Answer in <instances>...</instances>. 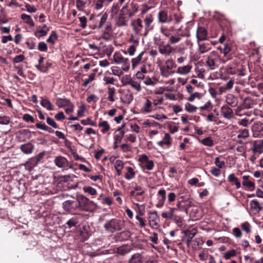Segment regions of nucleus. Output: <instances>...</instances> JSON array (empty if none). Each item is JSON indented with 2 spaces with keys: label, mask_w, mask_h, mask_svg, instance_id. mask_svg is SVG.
Returning a JSON list of instances; mask_svg holds the SVG:
<instances>
[{
  "label": "nucleus",
  "mask_w": 263,
  "mask_h": 263,
  "mask_svg": "<svg viewBox=\"0 0 263 263\" xmlns=\"http://www.w3.org/2000/svg\"><path fill=\"white\" fill-rule=\"evenodd\" d=\"M76 200L79 211H91L97 206L96 204L93 201L90 200L88 198L83 195L78 196Z\"/></svg>",
  "instance_id": "nucleus-1"
},
{
  "label": "nucleus",
  "mask_w": 263,
  "mask_h": 263,
  "mask_svg": "<svg viewBox=\"0 0 263 263\" xmlns=\"http://www.w3.org/2000/svg\"><path fill=\"white\" fill-rule=\"evenodd\" d=\"M125 227L124 220L113 218L107 220L104 224L105 230L109 232L114 233L121 230Z\"/></svg>",
  "instance_id": "nucleus-2"
},
{
  "label": "nucleus",
  "mask_w": 263,
  "mask_h": 263,
  "mask_svg": "<svg viewBox=\"0 0 263 263\" xmlns=\"http://www.w3.org/2000/svg\"><path fill=\"white\" fill-rule=\"evenodd\" d=\"M205 65L210 70L217 68L221 63V58L216 51H213L206 57Z\"/></svg>",
  "instance_id": "nucleus-3"
},
{
  "label": "nucleus",
  "mask_w": 263,
  "mask_h": 263,
  "mask_svg": "<svg viewBox=\"0 0 263 263\" xmlns=\"http://www.w3.org/2000/svg\"><path fill=\"white\" fill-rule=\"evenodd\" d=\"M114 61L116 64H121L122 69L128 71L130 68V62L128 58L123 56L120 51H116L113 55Z\"/></svg>",
  "instance_id": "nucleus-4"
},
{
  "label": "nucleus",
  "mask_w": 263,
  "mask_h": 263,
  "mask_svg": "<svg viewBox=\"0 0 263 263\" xmlns=\"http://www.w3.org/2000/svg\"><path fill=\"white\" fill-rule=\"evenodd\" d=\"M138 4L134 0L130 3H127L122 9V12H124L128 17H131L135 15L138 11Z\"/></svg>",
  "instance_id": "nucleus-5"
},
{
  "label": "nucleus",
  "mask_w": 263,
  "mask_h": 263,
  "mask_svg": "<svg viewBox=\"0 0 263 263\" xmlns=\"http://www.w3.org/2000/svg\"><path fill=\"white\" fill-rule=\"evenodd\" d=\"M154 16L152 14H149L146 15L144 19V28L143 30V35L146 36L148 32L154 29Z\"/></svg>",
  "instance_id": "nucleus-6"
},
{
  "label": "nucleus",
  "mask_w": 263,
  "mask_h": 263,
  "mask_svg": "<svg viewBox=\"0 0 263 263\" xmlns=\"http://www.w3.org/2000/svg\"><path fill=\"white\" fill-rule=\"evenodd\" d=\"M128 16L122 10H120L119 14L116 20V25L119 27L127 26L129 20Z\"/></svg>",
  "instance_id": "nucleus-7"
},
{
  "label": "nucleus",
  "mask_w": 263,
  "mask_h": 263,
  "mask_svg": "<svg viewBox=\"0 0 263 263\" xmlns=\"http://www.w3.org/2000/svg\"><path fill=\"white\" fill-rule=\"evenodd\" d=\"M132 26L135 34L143 35V33H142V32L143 29L144 30V26L141 18H138L133 21L132 23Z\"/></svg>",
  "instance_id": "nucleus-8"
},
{
  "label": "nucleus",
  "mask_w": 263,
  "mask_h": 263,
  "mask_svg": "<svg viewBox=\"0 0 263 263\" xmlns=\"http://www.w3.org/2000/svg\"><path fill=\"white\" fill-rule=\"evenodd\" d=\"M173 47L168 43L167 44H160L158 45L159 53L164 56H169L173 51Z\"/></svg>",
  "instance_id": "nucleus-9"
},
{
  "label": "nucleus",
  "mask_w": 263,
  "mask_h": 263,
  "mask_svg": "<svg viewBox=\"0 0 263 263\" xmlns=\"http://www.w3.org/2000/svg\"><path fill=\"white\" fill-rule=\"evenodd\" d=\"M63 209L67 212H71L73 211L78 210L77 200H68L62 203Z\"/></svg>",
  "instance_id": "nucleus-10"
},
{
  "label": "nucleus",
  "mask_w": 263,
  "mask_h": 263,
  "mask_svg": "<svg viewBox=\"0 0 263 263\" xmlns=\"http://www.w3.org/2000/svg\"><path fill=\"white\" fill-rule=\"evenodd\" d=\"M148 219L150 226L154 229H156L159 226L157 221L159 219V216L156 211L150 212L148 213Z\"/></svg>",
  "instance_id": "nucleus-11"
},
{
  "label": "nucleus",
  "mask_w": 263,
  "mask_h": 263,
  "mask_svg": "<svg viewBox=\"0 0 263 263\" xmlns=\"http://www.w3.org/2000/svg\"><path fill=\"white\" fill-rule=\"evenodd\" d=\"M252 131L254 137L263 136V123L260 122L254 123L252 126Z\"/></svg>",
  "instance_id": "nucleus-12"
},
{
  "label": "nucleus",
  "mask_w": 263,
  "mask_h": 263,
  "mask_svg": "<svg viewBox=\"0 0 263 263\" xmlns=\"http://www.w3.org/2000/svg\"><path fill=\"white\" fill-rule=\"evenodd\" d=\"M221 115L223 118L228 120H231L233 116V109L228 105L221 106L220 109Z\"/></svg>",
  "instance_id": "nucleus-13"
},
{
  "label": "nucleus",
  "mask_w": 263,
  "mask_h": 263,
  "mask_svg": "<svg viewBox=\"0 0 263 263\" xmlns=\"http://www.w3.org/2000/svg\"><path fill=\"white\" fill-rule=\"evenodd\" d=\"M158 19L159 23H168L172 21L171 16H168L166 11L161 10L158 14Z\"/></svg>",
  "instance_id": "nucleus-14"
},
{
  "label": "nucleus",
  "mask_w": 263,
  "mask_h": 263,
  "mask_svg": "<svg viewBox=\"0 0 263 263\" xmlns=\"http://www.w3.org/2000/svg\"><path fill=\"white\" fill-rule=\"evenodd\" d=\"M226 102L231 107L237 106L238 104V98L232 93H228L226 96Z\"/></svg>",
  "instance_id": "nucleus-15"
},
{
  "label": "nucleus",
  "mask_w": 263,
  "mask_h": 263,
  "mask_svg": "<svg viewBox=\"0 0 263 263\" xmlns=\"http://www.w3.org/2000/svg\"><path fill=\"white\" fill-rule=\"evenodd\" d=\"M196 37L197 42H200L206 40L208 37V32L205 28L198 27L196 31Z\"/></svg>",
  "instance_id": "nucleus-16"
},
{
  "label": "nucleus",
  "mask_w": 263,
  "mask_h": 263,
  "mask_svg": "<svg viewBox=\"0 0 263 263\" xmlns=\"http://www.w3.org/2000/svg\"><path fill=\"white\" fill-rule=\"evenodd\" d=\"M252 152L254 154H261L263 152V140H255L253 142Z\"/></svg>",
  "instance_id": "nucleus-17"
},
{
  "label": "nucleus",
  "mask_w": 263,
  "mask_h": 263,
  "mask_svg": "<svg viewBox=\"0 0 263 263\" xmlns=\"http://www.w3.org/2000/svg\"><path fill=\"white\" fill-rule=\"evenodd\" d=\"M54 162L55 165L60 168L66 167L68 165V162L67 159L61 156L55 157Z\"/></svg>",
  "instance_id": "nucleus-18"
},
{
  "label": "nucleus",
  "mask_w": 263,
  "mask_h": 263,
  "mask_svg": "<svg viewBox=\"0 0 263 263\" xmlns=\"http://www.w3.org/2000/svg\"><path fill=\"white\" fill-rule=\"evenodd\" d=\"M198 46V52L200 54L205 53L211 49V44L210 43H200L197 42Z\"/></svg>",
  "instance_id": "nucleus-19"
},
{
  "label": "nucleus",
  "mask_w": 263,
  "mask_h": 263,
  "mask_svg": "<svg viewBox=\"0 0 263 263\" xmlns=\"http://www.w3.org/2000/svg\"><path fill=\"white\" fill-rule=\"evenodd\" d=\"M250 208L255 214H258L262 210V206L257 200H252L250 202Z\"/></svg>",
  "instance_id": "nucleus-20"
},
{
  "label": "nucleus",
  "mask_w": 263,
  "mask_h": 263,
  "mask_svg": "<svg viewBox=\"0 0 263 263\" xmlns=\"http://www.w3.org/2000/svg\"><path fill=\"white\" fill-rule=\"evenodd\" d=\"M152 110V102L148 99H146L145 102L143 103L142 107H141V112L144 114H147L151 112Z\"/></svg>",
  "instance_id": "nucleus-21"
},
{
  "label": "nucleus",
  "mask_w": 263,
  "mask_h": 263,
  "mask_svg": "<svg viewBox=\"0 0 263 263\" xmlns=\"http://www.w3.org/2000/svg\"><path fill=\"white\" fill-rule=\"evenodd\" d=\"M49 31V28H48L46 24H44L43 26H39L37 28V31L35 32L34 34L37 37L44 36L47 35Z\"/></svg>",
  "instance_id": "nucleus-22"
},
{
  "label": "nucleus",
  "mask_w": 263,
  "mask_h": 263,
  "mask_svg": "<svg viewBox=\"0 0 263 263\" xmlns=\"http://www.w3.org/2000/svg\"><path fill=\"white\" fill-rule=\"evenodd\" d=\"M21 150L25 154H31L34 149V146L30 142L22 144L20 146Z\"/></svg>",
  "instance_id": "nucleus-23"
},
{
  "label": "nucleus",
  "mask_w": 263,
  "mask_h": 263,
  "mask_svg": "<svg viewBox=\"0 0 263 263\" xmlns=\"http://www.w3.org/2000/svg\"><path fill=\"white\" fill-rule=\"evenodd\" d=\"M184 35L181 33H177L175 34H171L169 37H168V43L171 45H174L177 44L179 43L182 37H183Z\"/></svg>",
  "instance_id": "nucleus-24"
},
{
  "label": "nucleus",
  "mask_w": 263,
  "mask_h": 263,
  "mask_svg": "<svg viewBox=\"0 0 263 263\" xmlns=\"http://www.w3.org/2000/svg\"><path fill=\"white\" fill-rule=\"evenodd\" d=\"M242 179L243 181L242 184L243 186L249 188L251 190H254L255 189V184L252 181L250 180L249 176H243Z\"/></svg>",
  "instance_id": "nucleus-25"
},
{
  "label": "nucleus",
  "mask_w": 263,
  "mask_h": 263,
  "mask_svg": "<svg viewBox=\"0 0 263 263\" xmlns=\"http://www.w3.org/2000/svg\"><path fill=\"white\" fill-rule=\"evenodd\" d=\"M184 234L187 237L186 245L189 246L191 242L193 241L192 239L196 234V231L195 229L192 230H186L184 231Z\"/></svg>",
  "instance_id": "nucleus-26"
},
{
  "label": "nucleus",
  "mask_w": 263,
  "mask_h": 263,
  "mask_svg": "<svg viewBox=\"0 0 263 263\" xmlns=\"http://www.w3.org/2000/svg\"><path fill=\"white\" fill-rule=\"evenodd\" d=\"M192 68V65L190 64L183 66H180L178 67L176 73L181 75H186L190 72Z\"/></svg>",
  "instance_id": "nucleus-27"
},
{
  "label": "nucleus",
  "mask_w": 263,
  "mask_h": 263,
  "mask_svg": "<svg viewBox=\"0 0 263 263\" xmlns=\"http://www.w3.org/2000/svg\"><path fill=\"white\" fill-rule=\"evenodd\" d=\"M169 211L167 212H162V218L166 219H172L174 217V213L177 211L175 208L169 207Z\"/></svg>",
  "instance_id": "nucleus-28"
},
{
  "label": "nucleus",
  "mask_w": 263,
  "mask_h": 263,
  "mask_svg": "<svg viewBox=\"0 0 263 263\" xmlns=\"http://www.w3.org/2000/svg\"><path fill=\"white\" fill-rule=\"evenodd\" d=\"M79 216L75 215L69 219L66 223L69 228L76 227L79 222Z\"/></svg>",
  "instance_id": "nucleus-29"
},
{
  "label": "nucleus",
  "mask_w": 263,
  "mask_h": 263,
  "mask_svg": "<svg viewBox=\"0 0 263 263\" xmlns=\"http://www.w3.org/2000/svg\"><path fill=\"white\" fill-rule=\"evenodd\" d=\"M71 102L70 101L66 98H57L56 99V105L59 108H62L65 106H67L69 104H70Z\"/></svg>",
  "instance_id": "nucleus-30"
},
{
  "label": "nucleus",
  "mask_w": 263,
  "mask_h": 263,
  "mask_svg": "<svg viewBox=\"0 0 263 263\" xmlns=\"http://www.w3.org/2000/svg\"><path fill=\"white\" fill-rule=\"evenodd\" d=\"M143 261V257L140 253H135L133 254L128 261V263H142Z\"/></svg>",
  "instance_id": "nucleus-31"
},
{
  "label": "nucleus",
  "mask_w": 263,
  "mask_h": 263,
  "mask_svg": "<svg viewBox=\"0 0 263 263\" xmlns=\"http://www.w3.org/2000/svg\"><path fill=\"white\" fill-rule=\"evenodd\" d=\"M145 51H142L137 57L132 60L131 62L133 69H135V68L141 62L143 55Z\"/></svg>",
  "instance_id": "nucleus-32"
},
{
  "label": "nucleus",
  "mask_w": 263,
  "mask_h": 263,
  "mask_svg": "<svg viewBox=\"0 0 263 263\" xmlns=\"http://www.w3.org/2000/svg\"><path fill=\"white\" fill-rule=\"evenodd\" d=\"M98 126L100 127H102L101 132L103 134H105L107 132L110 128V125L106 121H102V119H100V122H99Z\"/></svg>",
  "instance_id": "nucleus-33"
},
{
  "label": "nucleus",
  "mask_w": 263,
  "mask_h": 263,
  "mask_svg": "<svg viewBox=\"0 0 263 263\" xmlns=\"http://www.w3.org/2000/svg\"><path fill=\"white\" fill-rule=\"evenodd\" d=\"M170 139H171L170 135L167 133H165L164 137L162 139V140L159 141L158 142V144L159 146H162V147L164 145H166L168 147H169L171 144V141H170Z\"/></svg>",
  "instance_id": "nucleus-34"
},
{
  "label": "nucleus",
  "mask_w": 263,
  "mask_h": 263,
  "mask_svg": "<svg viewBox=\"0 0 263 263\" xmlns=\"http://www.w3.org/2000/svg\"><path fill=\"white\" fill-rule=\"evenodd\" d=\"M132 250L130 246L124 245L119 247L117 249V253L121 255H124L129 253Z\"/></svg>",
  "instance_id": "nucleus-35"
},
{
  "label": "nucleus",
  "mask_w": 263,
  "mask_h": 263,
  "mask_svg": "<svg viewBox=\"0 0 263 263\" xmlns=\"http://www.w3.org/2000/svg\"><path fill=\"white\" fill-rule=\"evenodd\" d=\"M40 104L48 110H53V105L48 99L42 98Z\"/></svg>",
  "instance_id": "nucleus-36"
},
{
  "label": "nucleus",
  "mask_w": 263,
  "mask_h": 263,
  "mask_svg": "<svg viewBox=\"0 0 263 263\" xmlns=\"http://www.w3.org/2000/svg\"><path fill=\"white\" fill-rule=\"evenodd\" d=\"M228 180L231 183H234L235 184L237 189H239L241 187V184L240 182L238 181V178L235 176L234 174H231L228 176Z\"/></svg>",
  "instance_id": "nucleus-37"
},
{
  "label": "nucleus",
  "mask_w": 263,
  "mask_h": 263,
  "mask_svg": "<svg viewBox=\"0 0 263 263\" xmlns=\"http://www.w3.org/2000/svg\"><path fill=\"white\" fill-rule=\"evenodd\" d=\"M90 236L89 233L86 230L85 228L83 227V231L81 230L80 231V235L79 238L80 240L82 242H84L87 240Z\"/></svg>",
  "instance_id": "nucleus-38"
},
{
  "label": "nucleus",
  "mask_w": 263,
  "mask_h": 263,
  "mask_svg": "<svg viewBox=\"0 0 263 263\" xmlns=\"http://www.w3.org/2000/svg\"><path fill=\"white\" fill-rule=\"evenodd\" d=\"M127 171V173L125 175V178L128 180H131L135 177L136 173L134 171V169L130 166H127L125 167Z\"/></svg>",
  "instance_id": "nucleus-39"
},
{
  "label": "nucleus",
  "mask_w": 263,
  "mask_h": 263,
  "mask_svg": "<svg viewBox=\"0 0 263 263\" xmlns=\"http://www.w3.org/2000/svg\"><path fill=\"white\" fill-rule=\"evenodd\" d=\"M21 18L24 21L26 24H28L31 27L34 26V23L30 15L23 13L21 14Z\"/></svg>",
  "instance_id": "nucleus-40"
},
{
  "label": "nucleus",
  "mask_w": 263,
  "mask_h": 263,
  "mask_svg": "<svg viewBox=\"0 0 263 263\" xmlns=\"http://www.w3.org/2000/svg\"><path fill=\"white\" fill-rule=\"evenodd\" d=\"M129 85H130L137 92H139L141 90L140 82L139 81L133 79Z\"/></svg>",
  "instance_id": "nucleus-41"
},
{
  "label": "nucleus",
  "mask_w": 263,
  "mask_h": 263,
  "mask_svg": "<svg viewBox=\"0 0 263 263\" xmlns=\"http://www.w3.org/2000/svg\"><path fill=\"white\" fill-rule=\"evenodd\" d=\"M133 79L129 74H126L123 76L121 79V82L123 86H127L129 85Z\"/></svg>",
  "instance_id": "nucleus-42"
},
{
  "label": "nucleus",
  "mask_w": 263,
  "mask_h": 263,
  "mask_svg": "<svg viewBox=\"0 0 263 263\" xmlns=\"http://www.w3.org/2000/svg\"><path fill=\"white\" fill-rule=\"evenodd\" d=\"M200 143L204 146L212 147L214 145V141L212 139L211 137H208L207 138L203 139L201 140Z\"/></svg>",
  "instance_id": "nucleus-43"
},
{
  "label": "nucleus",
  "mask_w": 263,
  "mask_h": 263,
  "mask_svg": "<svg viewBox=\"0 0 263 263\" xmlns=\"http://www.w3.org/2000/svg\"><path fill=\"white\" fill-rule=\"evenodd\" d=\"M160 70L161 76L164 78H167L173 73L170 69H166L164 66L160 67Z\"/></svg>",
  "instance_id": "nucleus-44"
},
{
  "label": "nucleus",
  "mask_w": 263,
  "mask_h": 263,
  "mask_svg": "<svg viewBox=\"0 0 263 263\" xmlns=\"http://www.w3.org/2000/svg\"><path fill=\"white\" fill-rule=\"evenodd\" d=\"M203 243V240L200 238H196L192 241V248L194 249L197 250L199 246Z\"/></svg>",
  "instance_id": "nucleus-45"
},
{
  "label": "nucleus",
  "mask_w": 263,
  "mask_h": 263,
  "mask_svg": "<svg viewBox=\"0 0 263 263\" xmlns=\"http://www.w3.org/2000/svg\"><path fill=\"white\" fill-rule=\"evenodd\" d=\"M116 93V89L114 87H108V97L107 99L109 101L111 102H114L115 99L114 98V96Z\"/></svg>",
  "instance_id": "nucleus-46"
},
{
  "label": "nucleus",
  "mask_w": 263,
  "mask_h": 263,
  "mask_svg": "<svg viewBox=\"0 0 263 263\" xmlns=\"http://www.w3.org/2000/svg\"><path fill=\"white\" fill-rule=\"evenodd\" d=\"M249 136V130L247 129H243L239 131V134L237 135V137L238 139H246Z\"/></svg>",
  "instance_id": "nucleus-47"
},
{
  "label": "nucleus",
  "mask_w": 263,
  "mask_h": 263,
  "mask_svg": "<svg viewBox=\"0 0 263 263\" xmlns=\"http://www.w3.org/2000/svg\"><path fill=\"white\" fill-rule=\"evenodd\" d=\"M83 191L85 193H87L90 195H95L97 194V191L95 189L90 186H85L83 188Z\"/></svg>",
  "instance_id": "nucleus-48"
},
{
  "label": "nucleus",
  "mask_w": 263,
  "mask_h": 263,
  "mask_svg": "<svg viewBox=\"0 0 263 263\" xmlns=\"http://www.w3.org/2000/svg\"><path fill=\"white\" fill-rule=\"evenodd\" d=\"M165 67L171 70L176 67L174 61L172 59H168L165 62Z\"/></svg>",
  "instance_id": "nucleus-49"
},
{
  "label": "nucleus",
  "mask_w": 263,
  "mask_h": 263,
  "mask_svg": "<svg viewBox=\"0 0 263 263\" xmlns=\"http://www.w3.org/2000/svg\"><path fill=\"white\" fill-rule=\"evenodd\" d=\"M106 3L107 5V0H96L95 2V9L97 10L101 9L103 7V4Z\"/></svg>",
  "instance_id": "nucleus-50"
},
{
  "label": "nucleus",
  "mask_w": 263,
  "mask_h": 263,
  "mask_svg": "<svg viewBox=\"0 0 263 263\" xmlns=\"http://www.w3.org/2000/svg\"><path fill=\"white\" fill-rule=\"evenodd\" d=\"M58 35L55 31H52L49 36V37L47 40V42L48 43H51L52 44L55 43V40L58 39Z\"/></svg>",
  "instance_id": "nucleus-51"
},
{
  "label": "nucleus",
  "mask_w": 263,
  "mask_h": 263,
  "mask_svg": "<svg viewBox=\"0 0 263 263\" xmlns=\"http://www.w3.org/2000/svg\"><path fill=\"white\" fill-rule=\"evenodd\" d=\"M173 27H171L170 29H168L165 26H162L160 28V32L165 37H169L171 35L170 31L173 30Z\"/></svg>",
  "instance_id": "nucleus-52"
},
{
  "label": "nucleus",
  "mask_w": 263,
  "mask_h": 263,
  "mask_svg": "<svg viewBox=\"0 0 263 263\" xmlns=\"http://www.w3.org/2000/svg\"><path fill=\"white\" fill-rule=\"evenodd\" d=\"M185 109L190 113L195 112L197 107L190 103H186L185 105Z\"/></svg>",
  "instance_id": "nucleus-53"
},
{
  "label": "nucleus",
  "mask_w": 263,
  "mask_h": 263,
  "mask_svg": "<svg viewBox=\"0 0 263 263\" xmlns=\"http://www.w3.org/2000/svg\"><path fill=\"white\" fill-rule=\"evenodd\" d=\"M136 46L135 45H130L127 51H124L125 54L128 53L130 56H133L135 54V51L136 50Z\"/></svg>",
  "instance_id": "nucleus-54"
},
{
  "label": "nucleus",
  "mask_w": 263,
  "mask_h": 263,
  "mask_svg": "<svg viewBox=\"0 0 263 263\" xmlns=\"http://www.w3.org/2000/svg\"><path fill=\"white\" fill-rule=\"evenodd\" d=\"M122 70L117 66H112L111 67L112 73L115 76L120 77L123 74Z\"/></svg>",
  "instance_id": "nucleus-55"
},
{
  "label": "nucleus",
  "mask_w": 263,
  "mask_h": 263,
  "mask_svg": "<svg viewBox=\"0 0 263 263\" xmlns=\"http://www.w3.org/2000/svg\"><path fill=\"white\" fill-rule=\"evenodd\" d=\"M158 195L161 196L162 199L160 200L161 205H163L166 199V192L164 189H161L158 192Z\"/></svg>",
  "instance_id": "nucleus-56"
},
{
  "label": "nucleus",
  "mask_w": 263,
  "mask_h": 263,
  "mask_svg": "<svg viewBox=\"0 0 263 263\" xmlns=\"http://www.w3.org/2000/svg\"><path fill=\"white\" fill-rule=\"evenodd\" d=\"M107 17H108V15L106 13L103 14L101 15L100 20L99 21V24L98 25L99 28H101L105 24V23H106V20L107 19Z\"/></svg>",
  "instance_id": "nucleus-57"
},
{
  "label": "nucleus",
  "mask_w": 263,
  "mask_h": 263,
  "mask_svg": "<svg viewBox=\"0 0 263 263\" xmlns=\"http://www.w3.org/2000/svg\"><path fill=\"white\" fill-rule=\"evenodd\" d=\"M218 49L220 50L221 52L223 53L225 57L227 55L231 50V47L228 44H224L223 49H222L221 48H218Z\"/></svg>",
  "instance_id": "nucleus-58"
},
{
  "label": "nucleus",
  "mask_w": 263,
  "mask_h": 263,
  "mask_svg": "<svg viewBox=\"0 0 263 263\" xmlns=\"http://www.w3.org/2000/svg\"><path fill=\"white\" fill-rule=\"evenodd\" d=\"M120 148L123 153H127L132 151V147L128 144L123 143L121 144Z\"/></svg>",
  "instance_id": "nucleus-59"
},
{
  "label": "nucleus",
  "mask_w": 263,
  "mask_h": 263,
  "mask_svg": "<svg viewBox=\"0 0 263 263\" xmlns=\"http://www.w3.org/2000/svg\"><path fill=\"white\" fill-rule=\"evenodd\" d=\"M86 3L85 0H77L76 4L78 9L79 10H82L85 7Z\"/></svg>",
  "instance_id": "nucleus-60"
},
{
  "label": "nucleus",
  "mask_w": 263,
  "mask_h": 263,
  "mask_svg": "<svg viewBox=\"0 0 263 263\" xmlns=\"http://www.w3.org/2000/svg\"><path fill=\"white\" fill-rule=\"evenodd\" d=\"M136 135L130 134L125 136L124 140L127 142L128 141L131 143H135L136 141Z\"/></svg>",
  "instance_id": "nucleus-61"
},
{
  "label": "nucleus",
  "mask_w": 263,
  "mask_h": 263,
  "mask_svg": "<svg viewBox=\"0 0 263 263\" xmlns=\"http://www.w3.org/2000/svg\"><path fill=\"white\" fill-rule=\"evenodd\" d=\"M236 255V252L234 250H232L226 252L224 254V257L226 259H229L231 257L235 256Z\"/></svg>",
  "instance_id": "nucleus-62"
},
{
  "label": "nucleus",
  "mask_w": 263,
  "mask_h": 263,
  "mask_svg": "<svg viewBox=\"0 0 263 263\" xmlns=\"http://www.w3.org/2000/svg\"><path fill=\"white\" fill-rule=\"evenodd\" d=\"M103 81L105 82V84L106 85L115 84L116 79H114L113 77L105 76L103 78Z\"/></svg>",
  "instance_id": "nucleus-63"
},
{
  "label": "nucleus",
  "mask_w": 263,
  "mask_h": 263,
  "mask_svg": "<svg viewBox=\"0 0 263 263\" xmlns=\"http://www.w3.org/2000/svg\"><path fill=\"white\" fill-rule=\"evenodd\" d=\"M201 94L199 92H196L195 93H192L190 97L188 98L187 100L190 102H192L195 98L200 99L201 98Z\"/></svg>",
  "instance_id": "nucleus-64"
}]
</instances>
